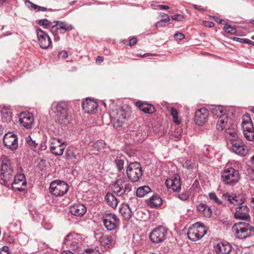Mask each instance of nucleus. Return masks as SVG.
I'll list each match as a JSON object with an SVG mask.
<instances>
[{
	"label": "nucleus",
	"mask_w": 254,
	"mask_h": 254,
	"mask_svg": "<svg viewBox=\"0 0 254 254\" xmlns=\"http://www.w3.org/2000/svg\"><path fill=\"white\" fill-rule=\"evenodd\" d=\"M32 140V138L30 135H28V137L26 138V142L30 145H31V141Z\"/></svg>",
	"instance_id": "63"
},
{
	"label": "nucleus",
	"mask_w": 254,
	"mask_h": 254,
	"mask_svg": "<svg viewBox=\"0 0 254 254\" xmlns=\"http://www.w3.org/2000/svg\"><path fill=\"white\" fill-rule=\"evenodd\" d=\"M69 211L72 215L81 217L86 212V208L82 204H75L69 207Z\"/></svg>",
	"instance_id": "27"
},
{
	"label": "nucleus",
	"mask_w": 254,
	"mask_h": 254,
	"mask_svg": "<svg viewBox=\"0 0 254 254\" xmlns=\"http://www.w3.org/2000/svg\"><path fill=\"white\" fill-rule=\"evenodd\" d=\"M207 233L206 229L199 223L192 225L187 233L188 238L192 241H196L202 238Z\"/></svg>",
	"instance_id": "9"
},
{
	"label": "nucleus",
	"mask_w": 254,
	"mask_h": 254,
	"mask_svg": "<svg viewBox=\"0 0 254 254\" xmlns=\"http://www.w3.org/2000/svg\"><path fill=\"white\" fill-rule=\"evenodd\" d=\"M116 235L115 234L104 235L100 237V242L102 246L105 248H110L115 243Z\"/></svg>",
	"instance_id": "24"
},
{
	"label": "nucleus",
	"mask_w": 254,
	"mask_h": 254,
	"mask_svg": "<svg viewBox=\"0 0 254 254\" xmlns=\"http://www.w3.org/2000/svg\"><path fill=\"white\" fill-rule=\"evenodd\" d=\"M174 38L176 40H182L184 39L185 37V35L180 32H177L174 35Z\"/></svg>",
	"instance_id": "51"
},
{
	"label": "nucleus",
	"mask_w": 254,
	"mask_h": 254,
	"mask_svg": "<svg viewBox=\"0 0 254 254\" xmlns=\"http://www.w3.org/2000/svg\"><path fill=\"white\" fill-rule=\"evenodd\" d=\"M163 22H164L163 21H162L161 20H160L159 21H158L156 24H155V26L156 27H163V26H164L165 25H164L163 24Z\"/></svg>",
	"instance_id": "60"
},
{
	"label": "nucleus",
	"mask_w": 254,
	"mask_h": 254,
	"mask_svg": "<svg viewBox=\"0 0 254 254\" xmlns=\"http://www.w3.org/2000/svg\"><path fill=\"white\" fill-rule=\"evenodd\" d=\"M54 27L55 29L52 31L55 39L58 40L60 39L59 33L64 34L66 31H70L73 27L71 24L62 21H55Z\"/></svg>",
	"instance_id": "12"
},
{
	"label": "nucleus",
	"mask_w": 254,
	"mask_h": 254,
	"mask_svg": "<svg viewBox=\"0 0 254 254\" xmlns=\"http://www.w3.org/2000/svg\"><path fill=\"white\" fill-rule=\"evenodd\" d=\"M127 178L132 182L139 181L142 175V170L140 164L137 162L130 163L126 170Z\"/></svg>",
	"instance_id": "8"
},
{
	"label": "nucleus",
	"mask_w": 254,
	"mask_h": 254,
	"mask_svg": "<svg viewBox=\"0 0 254 254\" xmlns=\"http://www.w3.org/2000/svg\"><path fill=\"white\" fill-rule=\"evenodd\" d=\"M138 109L146 114H152L155 112L154 107L150 104L142 101H137L135 103Z\"/></svg>",
	"instance_id": "29"
},
{
	"label": "nucleus",
	"mask_w": 254,
	"mask_h": 254,
	"mask_svg": "<svg viewBox=\"0 0 254 254\" xmlns=\"http://www.w3.org/2000/svg\"><path fill=\"white\" fill-rule=\"evenodd\" d=\"M209 198L213 201L214 203L218 204H221L222 203V201L221 200H220L217 197L216 193L215 192H210L208 194Z\"/></svg>",
	"instance_id": "43"
},
{
	"label": "nucleus",
	"mask_w": 254,
	"mask_h": 254,
	"mask_svg": "<svg viewBox=\"0 0 254 254\" xmlns=\"http://www.w3.org/2000/svg\"><path fill=\"white\" fill-rule=\"evenodd\" d=\"M26 184L24 175L20 174L15 176L13 182L12 184V187L14 189L21 190L22 188L20 187L25 186Z\"/></svg>",
	"instance_id": "28"
},
{
	"label": "nucleus",
	"mask_w": 254,
	"mask_h": 254,
	"mask_svg": "<svg viewBox=\"0 0 254 254\" xmlns=\"http://www.w3.org/2000/svg\"><path fill=\"white\" fill-rule=\"evenodd\" d=\"M218 119L216 128L219 130H222L228 124L229 119H228V115L226 114Z\"/></svg>",
	"instance_id": "34"
},
{
	"label": "nucleus",
	"mask_w": 254,
	"mask_h": 254,
	"mask_svg": "<svg viewBox=\"0 0 254 254\" xmlns=\"http://www.w3.org/2000/svg\"><path fill=\"white\" fill-rule=\"evenodd\" d=\"M3 142L4 145L11 150H14L18 147L17 137L11 132H8L4 135Z\"/></svg>",
	"instance_id": "17"
},
{
	"label": "nucleus",
	"mask_w": 254,
	"mask_h": 254,
	"mask_svg": "<svg viewBox=\"0 0 254 254\" xmlns=\"http://www.w3.org/2000/svg\"><path fill=\"white\" fill-rule=\"evenodd\" d=\"M68 186L66 183L60 180L52 182L50 186V192L56 196H62L67 192Z\"/></svg>",
	"instance_id": "10"
},
{
	"label": "nucleus",
	"mask_w": 254,
	"mask_h": 254,
	"mask_svg": "<svg viewBox=\"0 0 254 254\" xmlns=\"http://www.w3.org/2000/svg\"><path fill=\"white\" fill-rule=\"evenodd\" d=\"M178 197L182 200H186L189 197V192L186 191H184L179 194Z\"/></svg>",
	"instance_id": "47"
},
{
	"label": "nucleus",
	"mask_w": 254,
	"mask_h": 254,
	"mask_svg": "<svg viewBox=\"0 0 254 254\" xmlns=\"http://www.w3.org/2000/svg\"><path fill=\"white\" fill-rule=\"evenodd\" d=\"M161 16L163 17V18L161 19V20L163 21L164 22H166L170 20L169 16L167 14L163 13H162V14H161Z\"/></svg>",
	"instance_id": "58"
},
{
	"label": "nucleus",
	"mask_w": 254,
	"mask_h": 254,
	"mask_svg": "<svg viewBox=\"0 0 254 254\" xmlns=\"http://www.w3.org/2000/svg\"><path fill=\"white\" fill-rule=\"evenodd\" d=\"M119 221V218L115 214L107 213L103 216L104 225L109 231L115 230L118 225Z\"/></svg>",
	"instance_id": "13"
},
{
	"label": "nucleus",
	"mask_w": 254,
	"mask_h": 254,
	"mask_svg": "<svg viewBox=\"0 0 254 254\" xmlns=\"http://www.w3.org/2000/svg\"><path fill=\"white\" fill-rule=\"evenodd\" d=\"M162 203L161 198L158 195L152 196L148 201V205L151 207H156Z\"/></svg>",
	"instance_id": "37"
},
{
	"label": "nucleus",
	"mask_w": 254,
	"mask_h": 254,
	"mask_svg": "<svg viewBox=\"0 0 254 254\" xmlns=\"http://www.w3.org/2000/svg\"><path fill=\"white\" fill-rule=\"evenodd\" d=\"M231 143L232 149L236 154L241 156H244L247 154L248 150L241 139L233 141Z\"/></svg>",
	"instance_id": "20"
},
{
	"label": "nucleus",
	"mask_w": 254,
	"mask_h": 254,
	"mask_svg": "<svg viewBox=\"0 0 254 254\" xmlns=\"http://www.w3.org/2000/svg\"><path fill=\"white\" fill-rule=\"evenodd\" d=\"M183 18V16L181 14H176L172 16V19L174 20L181 21Z\"/></svg>",
	"instance_id": "56"
},
{
	"label": "nucleus",
	"mask_w": 254,
	"mask_h": 254,
	"mask_svg": "<svg viewBox=\"0 0 254 254\" xmlns=\"http://www.w3.org/2000/svg\"><path fill=\"white\" fill-rule=\"evenodd\" d=\"M227 133L230 135L231 143L233 141H236L237 140H239V137L236 131L233 129H228L227 131Z\"/></svg>",
	"instance_id": "42"
},
{
	"label": "nucleus",
	"mask_w": 254,
	"mask_h": 254,
	"mask_svg": "<svg viewBox=\"0 0 254 254\" xmlns=\"http://www.w3.org/2000/svg\"><path fill=\"white\" fill-rule=\"evenodd\" d=\"M208 111L203 108L196 111L194 121L198 126H202L207 121L208 118Z\"/></svg>",
	"instance_id": "19"
},
{
	"label": "nucleus",
	"mask_w": 254,
	"mask_h": 254,
	"mask_svg": "<svg viewBox=\"0 0 254 254\" xmlns=\"http://www.w3.org/2000/svg\"><path fill=\"white\" fill-rule=\"evenodd\" d=\"M1 120L3 122H9L12 118L11 110L7 106H3L0 110Z\"/></svg>",
	"instance_id": "31"
},
{
	"label": "nucleus",
	"mask_w": 254,
	"mask_h": 254,
	"mask_svg": "<svg viewBox=\"0 0 254 254\" xmlns=\"http://www.w3.org/2000/svg\"><path fill=\"white\" fill-rule=\"evenodd\" d=\"M112 189L115 194L122 196L131 190L132 185L125 177H121L112 185Z\"/></svg>",
	"instance_id": "5"
},
{
	"label": "nucleus",
	"mask_w": 254,
	"mask_h": 254,
	"mask_svg": "<svg viewBox=\"0 0 254 254\" xmlns=\"http://www.w3.org/2000/svg\"><path fill=\"white\" fill-rule=\"evenodd\" d=\"M25 4L27 5L28 7H30V6L32 7V2L28 0L25 1Z\"/></svg>",
	"instance_id": "64"
},
{
	"label": "nucleus",
	"mask_w": 254,
	"mask_h": 254,
	"mask_svg": "<svg viewBox=\"0 0 254 254\" xmlns=\"http://www.w3.org/2000/svg\"><path fill=\"white\" fill-rule=\"evenodd\" d=\"M105 199L107 203L110 206L113 208H115L117 207L118 204V200L117 198L113 194L111 193H108L105 196Z\"/></svg>",
	"instance_id": "35"
},
{
	"label": "nucleus",
	"mask_w": 254,
	"mask_h": 254,
	"mask_svg": "<svg viewBox=\"0 0 254 254\" xmlns=\"http://www.w3.org/2000/svg\"><path fill=\"white\" fill-rule=\"evenodd\" d=\"M211 112L213 117L218 119L223 115H226L224 108L221 106L214 105L210 108Z\"/></svg>",
	"instance_id": "33"
},
{
	"label": "nucleus",
	"mask_w": 254,
	"mask_h": 254,
	"mask_svg": "<svg viewBox=\"0 0 254 254\" xmlns=\"http://www.w3.org/2000/svg\"><path fill=\"white\" fill-rule=\"evenodd\" d=\"M62 144H64V142H62L59 138H52L51 140V146H56L61 145Z\"/></svg>",
	"instance_id": "45"
},
{
	"label": "nucleus",
	"mask_w": 254,
	"mask_h": 254,
	"mask_svg": "<svg viewBox=\"0 0 254 254\" xmlns=\"http://www.w3.org/2000/svg\"><path fill=\"white\" fill-rule=\"evenodd\" d=\"M231 246L227 242H219L215 246L214 249L218 254H228L231 251Z\"/></svg>",
	"instance_id": "26"
},
{
	"label": "nucleus",
	"mask_w": 254,
	"mask_h": 254,
	"mask_svg": "<svg viewBox=\"0 0 254 254\" xmlns=\"http://www.w3.org/2000/svg\"><path fill=\"white\" fill-rule=\"evenodd\" d=\"M222 197L224 199L227 200L230 203L236 206L234 216L236 219L242 220L250 219L249 208L246 205L244 204L246 200L244 195H233L228 193H225L223 194Z\"/></svg>",
	"instance_id": "1"
},
{
	"label": "nucleus",
	"mask_w": 254,
	"mask_h": 254,
	"mask_svg": "<svg viewBox=\"0 0 254 254\" xmlns=\"http://www.w3.org/2000/svg\"><path fill=\"white\" fill-rule=\"evenodd\" d=\"M68 57V53L66 51L63 50L61 51L59 54L60 58H62L64 60Z\"/></svg>",
	"instance_id": "53"
},
{
	"label": "nucleus",
	"mask_w": 254,
	"mask_h": 254,
	"mask_svg": "<svg viewBox=\"0 0 254 254\" xmlns=\"http://www.w3.org/2000/svg\"><path fill=\"white\" fill-rule=\"evenodd\" d=\"M33 9L35 10L36 11H45L48 10V9L46 7L38 6L34 3H33Z\"/></svg>",
	"instance_id": "50"
},
{
	"label": "nucleus",
	"mask_w": 254,
	"mask_h": 254,
	"mask_svg": "<svg viewBox=\"0 0 254 254\" xmlns=\"http://www.w3.org/2000/svg\"><path fill=\"white\" fill-rule=\"evenodd\" d=\"M193 7L195 9L198 10V11L203 12L206 10V8L204 7H202L200 5H196V4H193Z\"/></svg>",
	"instance_id": "57"
},
{
	"label": "nucleus",
	"mask_w": 254,
	"mask_h": 254,
	"mask_svg": "<svg viewBox=\"0 0 254 254\" xmlns=\"http://www.w3.org/2000/svg\"><path fill=\"white\" fill-rule=\"evenodd\" d=\"M38 24L45 28L50 29L52 33L55 29L53 25H54V21L52 22L47 19H43L39 20Z\"/></svg>",
	"instance_id": "36"
},
{
	"label": "nucleus",
	"mask_w": 254,
	"mask_h": 254,
	"mask_svg": "<svg viewBox=\"0 0 254 254\" xmlns=\"http://www.w3.org/2000/svg\"><path fill=\"white\" fill-rule=\"evenodd\" d=\"M158 7H159V8L160 9H162V10L166 9L169 8L168 6L165 5H158Z\"/></svg>",
	"instance_id": "62"
},
{
	"label": "nucleus",
	"mask_w": 254,
	"mask_h": 254,
	"mask_svg": "<svg viewBox=\"0 0 254 254\" xmlns=\"http://www.w3.org/2000/svg\"><path fill=\"white\" fill-rule=\"evenodd\" d=\"M221 179L226 185L233 186L240 180L239 171L232 167L224 169L221 172Z\"/></svg>",
	"instance_id": "6"
},
{
	"label": "nucleus",
	"mask_w": 254,
	"mask_h": 254,
	"mask_svg": "<svg viewBox=\"0 0 254 254\" xmlns=\"http://www.w3.org/2000/svg\"><path fill=\"white\" fill-rule=\"evenodd\" d=\"M83 254H100V253L96 249H87Z\"/></svg>",
	"instance_id": "49"
},
{
	"label": "nucleus",
	"mask_w": 254,
	"mask_h": 254,
	"mask_svg": "<svg viewBox=\"0 0 254 254\" xmlns=\"http://www.w3.org/2000/svg\"><path fill=\"white\" fill-rule=\"evenodd\" d=\"M65 159L68 161H71L74 164L79 162L80 155L77 152V149L73 147H68L65 153Z\"/></svg>",
	"instance_id": "22"
},
{
	"label": "nucleus",
	"mask_w": 254,
	"mask_h": 254,
	"mask_svg": "<svg viewBox=\"0 0 254 254\" xmlns=\"http://www.w3.org/2000/svg\"><path fill=\"white\" fill-rule=\"evenodd\" d=\"M197 210L204 217L209 218L211 216L212 211L206 204L200 203L197 205Z\"/></svg>",
	"instance_id": "32"
},
{
	"label": "nucleus",
	"mask_w": 254,
	"mask_h": 254,
	"mask_svg": "<svg viewBox=\"0 0 254 254\" xmlns=\"http://www.w3.org/2000/svg\"><path fill=\"white\" fill-rule=\"evenodd\" d=\"M170 113L173 117L174 122L177 124L179 125L181 121L178 119V112L174 108H171L170 109Z\"/></svg>",
	"instance_id": "40"
},
{
	"label": "nucleus",
	"mask_w": 254,
	"mask_h": 254,
	"mask_svg": "<svg viewBox=\"0 0 254 254\" xmlns=\"http://www.w3.org/2000/svg\"><path fill=\"white\" fill-rule=\"evenodd\" d=\"M64 149V144L56 146H51L50 150L52 153L55 155L61 156L63 154Z\"/></svg>",
	"instance_id": "39"
},
{
	"label": "nucleus",
	"mask_w": 254,
	"mask_h": 254,
	"mask_svg": "<svg viewBox=\"0 0 254 254\" xmlns=\"http://www.w3.org/2000/svg\"><path fill=\"white\" fill-rule=\"evenodd\" d=\"M93 147L97 150H99L104 148L105 143L103 140H98L94 144Z\"/></svg>",
	"instance_id": "46"
},
{
	"label": "nucleus",
	"mask_w": 254,
	"mask_h": 254,
	"mask_svg": "<svg viewBox=\"0 0 254 254\" xmlns=\"http://www.w3.org/2000/svg\"><path fill=\"white\" fill-rule=\"evenodd\" d=\"M151 190L150 188L148 186H144L138 188L136 191V194L138 197H143L145 194L149 192Z\"/></svg>",
	"instance_id": "38"
},
{
	"label": "nucleus",
	"mask_w": 254,
	"mask_h": 254,
	"mask_svg": "<svg viewBox=\"0 0 254 254\" xmlns=\"http://www.w3.org/2000/svg\"><path fill=\"white\" fill-rule=\"evenodd\" d=\"M137 42V40L136 38H132L129 40V45L130 46H132L134 45Z\"/></svg>",
	"instance_id": "59"
},
{
	"label": "nucleus",
	"mask_w": 254,
	"mask_h": 254,
	"mask_svg": "<svg viewBox=\"0 0 254 254\" xmlns=\"http://www.w3.org/2000/svg\"><path fill=\"white\" fill-rule=\"evenodd\" d=\"M47 149V145L45 141L41 142L40 144L38 143H36L35 141L33 140V150L35 152V154H33V156L35 157L36 154H38L40 157L37 158L35 161L39 163L40 165H43L46 160L44 159L43 156L41 157L42 153L40 152L42 151H44Z\"/></svg>",
	"instance_id": "18"
},
{
	"label": "nucleus",
	"mask_w": 254,
	"mask_h": 254,
	"mask_svg": "<svg viewBox=\"0 0 254 254\" xmlns=\"http://www.w3.org/2000/svg\"><path fill=\"white\" fill-rule=\"evenodd\" d=\"M0 254H9L8 248L7 247L4 246L1 249H0Z\"/></svg>",
	"instance_id": "55"
},
{
	"label": "nucleus",
	"mask_w": 254,
	"mask_h": 254,
	"mask_svg": "<svg viewBox=\"0 0 254 254\" xmlns=\"http://www.w3.org/2000/svg\"><path fill=\"white\" fill-rule=\"evenodd\" d=\"M52 109L55 114L54 117L56 122L61 125H66L68 123L65 103H54L52 104Z\"/></svg>",
	"instance_id": "3"
},
{
	"label": "nucleus",
	"mask_w": 254,
	"mask_h": 254,
	"mask_svg": "<svg viewBox=\"0 0 254 254\" xmlns=\"http://www.w3.org/2000/svg\"><path fill=\"white\" fill-rule=\"evenodd\" d=\"M37 36L38 44L42 49H47L52 45V41L49 36L43 30L37 29Z\"/></svg>",
	"instance_id": "16"
},
{
	"label": "nucleus",
	"mask_w": 254,
	"mask_h": 254,
	"mask_svg": "<svg viewBox=\"0 0 254 254\" xmlns=\"http://www.w3.org/2000/svg\"><path fill=\"white\" fill-rule=\"evenodd\" d=\"M120 212L123 217L124 219L128 220L132 215V211L127 204L123 203L120 207Z\"/></svg>",
	"instance_id": "30"
},
{
	"label": "nucleus",
	"mask_w": 254,
	"mask_h": 254,
	"mask_svg": "<svg viewBox=\"0 0 254 254\" xmlns=\"http://www.w3.org/2000/svg\"><path fill=\"white\" fill-rule=\"evenodd\" d=\"M165 184L167 188L172 189L174 191H179L181 190V181L178 174H175L173 179H167Z\"/></svg>",
	"instance_id": "21"
},
{
	"label": "nucleus",
	"mask_w": 254,
	"mask_h": 254,
	"mask_svg": "<svg viewBox=\"0 0 254 254\" xmlns=\"http://www.w3.org/2000/svg\"><path fill=\"white\" fill-rule=\"evenodd\" d=\"M233 39L235 41H238V42H240L243 43L248 44H250V43L252 42V41H251L250 40L248 39L240 38H238V37H234Z\"/></svg>",
	"instance_id": "48"
},
{
	"label": "nucleus",
	"mask_w": 254,
	"mask_h": 254,
	"mask_svg": "<svg viewBox=\"0 0 254 254\" xmlns=\"http://www.w3.org/2000/svg\"><path fill=\"white\" fill-rule=\"evenodd\" d=\"M223 30L231 34H235L236 32V30L235 28L232 27L230 25H227L226 23L225 24Z\"/></svg>",
	"instance_id": "44"
},
{
	"label": "nucleus",
	"mask_w": 254,
	"mask_h": 254,
	"mask_svg": "<svg viewBox=\"0 0 254 254\" xmlns=\"http://www.w3.org/2000/svg\"><path fill=\"white\" fill-rule=\"evenodd\" d=\"M103 61V58L102 57H101V56L97 57L96 60V62L97 63H101Z\"/></svg>",
	"instance_id": "61"
},
{
	"label": "nucleus",
	"mask_w": 254,
	"mask_h": 254,
	"mask_svg": "<svg viewBox=\"0 0 254 254\" xmlns=\"http://www.w3.org/2000/svg\"><path fill=\"white\" fill-rule=\"evenodd\" d=\"M83 109L87 113H94L98 106L97 102L95 100L87 98L82 104Z\"/></svg>",
	"instance_id": "23"
},
{
	"label": "nucleus",
	"mask_w": 254,
	"mask_h": 254,
	"mask_svg": "<svg viewBox=\"0 0 254 254\" xmlns=\"http://www.w3.org/2000/svg\"><path fill=\"white\" fill-rule=\"evenodd\" d=\"M19 241H20V243H22V244H24L27 242L28 238L26 235L24 234H20L18 237Z\"/></svg>",
	"instance_id": "52"
},
{
	"label": "nucleus",
	"mask_w": 254,
	"mask_h": 254,
	"mask_svg": "<svg viewBox=\"0 0 254 254\" xmlns=\"http://www.w3.org/2000/svg\"><path fill=\"white\" fill-rule=\"evenodd\" d=\"M81 238L79 234L69 233L64 238V244L73 251L78 250Z\"/></svg>",
	"instance_id": "11"
},
{
	"label": "nucleus",
	"mask_w": 254,
	"mask_h": 254,
	"mask_svg": "<svg viewBox=\"0 0 254 254\" xmlns=\"http://www.w3.org/2000/svg\"><path fill=\"white\" fill-rule=\"evenodd\" d=\"M242 127L245 137L249 141H254V127L250 116L246 114L243 117Z\"/></svg>",
	"instance_id": "7"
},
{
	"label": "nucleus",
	"mask_w": 254,
	"mask_h": 254,
	"mask_svg": "<svg viewBox=\"0 0 254 254\" xmlns=\"http://www.w3.org/2000/svg\"><path fill=\"white\" fill-rule=\"evenodd\" d=\"M212 18L216 22L221 24L225 25L226 23V21L223 19H220L216 16H212Z\"/></svg>",
	"instance_id": "54"
},
{
	"label": "nucleus",
	"mask_w": 254,
	"mask_h": 254,
	"mask_svg": "<svg viewBox=\"0 0 254 254\" xmlns=\"http://www.w3.org/2000/svg\"><path fill=\"white\" fill-rule=\"evenodd\" d=\"M167 231L162 226H159L152 230L150 234V240L155 243L164 241L166 237Z\"/></svg>",
	"instance_id": "14"
},
{
	"label": "nucleus",
	"mask_w": 254,
	"mask_h": 254,
	"mask_svg": "<svg viewBox=\"0 0 254 254\" xmlns=\"http://www.w3.org/2000/svg\"><path fill=\"white\" fill-rule=\"evenodd\" d=\"M235 232L236 237L240 239H245L254 235V228L250 224L239 222L233 227Z\"/></svg>",
	"instance_id": "4"
},
{
	"label": "nucleus",
	"mask_w": 254,
	"mask_h": 254,
	"mask_svg": "<svg viewBox=\"0 0 254 254\" xmlns=\"http://www.w3.org/2000/svg\"><path fill=\"white\" fill-rule=\"evenodd\" d=\"M110 117L114 122L116 128L122 127L126 119L130 116L129 110H126L120 107L112 110L110 113Z\"/></svg>",
	"instance_id": "2"
},
{
	"label": "nucleus",
	"mask_w": 254,
	"mask_h": 254,
	"mask_svg": "<svg viewBox=\"0 0 254 254\" xmlns=\"http://www.w3.org/2000/svg\"><path fill=\"white\" fill-rule=\"evenodd\" d=\"M13 176V169L9 161L2 162L1 166V179L4 183L9 181Z\"/></svg>",
	"instance_id": "15"
},
{
	"label": "nucleus",
	"mask_w": 254,
	"mask_h": 254,
	"mask_svg": "<svg viewBox=\"0 0 254 254\" xmlns=\"http://www.w3.org/2000/svg\"><path fill=\"white\" fill-rule=\"evenodd\" d=\"M114 163L118 171L121 172L124 169V160L120 158H116Z\"/></svg>",
	"instance_id": "41"
},
{
	"label": "nucleus",
	"mask_w": 254,
	"mask_h": 254,
	"mask_svg": "<svg viewBox=\"0 0 254 254\" xmlns=\"http://www.w3.org/2000/svg\"><path fill=\"white\" fill-rule=\"evenodd\" d=\"M20 124L26 128H30L32 126V115L29 113L22 112L19 116Z\"/></svg>",
	"instance_id": "25"
}]
</instances>
